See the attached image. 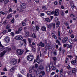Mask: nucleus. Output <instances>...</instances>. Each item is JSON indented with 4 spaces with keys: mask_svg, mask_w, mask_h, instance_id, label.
Segmentation results:
<instances>
[{
    "mask_svg": "<svg viewBox=\"0 0 77 77\" xmlns=\"http://www.w3.org/2000/svg\"><path fill=\"white\" fill-rule=\"evenodd\" d=\"M22 29H23V28L22 27H20L18 29V31H21Z\"/></svg>",
    "mask_w": 77,
    "mask_h": 77,
    "instance_id": "nucleus-54",
    "label": "nucleus"
},
{
    "mask_svg": "<svg viewBox=\"0 0 77 77\" xmlns=\"http://www.w3.org/2000/svg\"><path fill=\"white\" fill-rule=\"evenodd\" d=\"M45 21H47L48 22H50V21H51L50 20V19L48 18H45Z\"/></svg>",
    "mask_w": 77,
    "mask_h": 77,
    "instance_id": "nucleus-26",
    "label": "nucleus"
},
{
    "mask_svg": "<svg viewBox=\"0 0 77 77\" xmlns=\"http://www.w3.org/2000/svg\"><path fill=\"white\" fill-rule=\"evenodd\" d=\"M68 38L67 37H64L62 40V43H65L68 40Z\"/></svg>",
    "mask_w": 77,
    "mask_h": 77,
    "instance_id": "nucleus-10",
    "label": "nucleus"
},
{
    "mask_svg": "<svg viewBox=\"0 0 77 77\" xmlns=\"http://www.w3.org/2000/svg\"><path fill=\"white\" fill-rule=\"evenodd\" d=\"M76 62H77V61H76V60L75 59V60H73L71 61V63H72V65H75V63H76Z\"/></svg>",
    "mask_w": 77,
    "mask_h": 77,
    "instance_id": "nucleus-15",
    "label": "nucleus"
},
{
    "mask_svg": "<svg viewBox=\"0 0 77 77\" xmlns=\"http://www.w3.org/2000/svg\"><path fill=\"white\" fill-rule=\"evenodd\" d=\"M75 69L73 68L72 69V73H75Z\"/></svg>",
    "mask_w": 77,
    "mask_h": 77,
    "instance_id": "nucleus-35",
    "label": "nucleus"
},
{
    "mask_svg": "<svg viewBox=\"0 0 77 77\" xmlns=\"http://www.w3.org/2000/svg\"><path fill=\"white\" fill-rule=\"evenodd\" d=\"M0 13L2 14V15H5V12L3 11H1L0 12Z\"/></svg>",
    "mask_w": 77,
    "mask_h": 77,
    "instance_id": "nucleus-55",
    "label": "nucleus"
},
{
    "mask_svg": "<svg viewBox=\"0 0 77 77\" xmlns=\"http://www.w3.org/2000/svg\"><path fill=\"white\" fill-rule=\"evenodd\" d=\"M6 53V51H4L0 54V57H2Z\"/></svg>",
    "mask_w": 77,
    "mask_h": 77,
    "instance_id": "nucleus-11",
    "label": "nucleus"
},
{
    "mask_svg": "<svg viewBox=\"0 0 77 77\" xmlns=\"http://www.w3.org/2000/svg\"><path fill=\"white\" fill-rule=\"evenodd\" d=\"M17 76H18V77H23V76H22V75H21V74H18V75H17Z\"/></svg>",
    "mask_w": 77,
    "mask_h": 77,
    "instance_id": "nucleus-59",
    "label": "nucleus"
},
{
    "mask_svg": "<svg viewBox=\"0 0 77 77\" xmlns=\"http://www.w3.org/2000/svg\"><path fill=\"white\" fill-rule=\"evenodd\" d=\"M51 12L49 11H48L47 12V14L48 15H50L51 14Z\"/></svg>",
    "mask_w": 77,
    "mask_h": 77,
    "instance_id": "nucleus-29",
    "label": "nucleus"
},
{
    "mask_svg": "<svg viewBox=\"0 0 77 77\" xmlns=\"http://www.w3.org/2000/svg\"><path fill=\"white\" fill-rule=\"evenodd\" d=\"M52 26H53V27L54 29L55 28V23L50 24V25H47V27H48V28H49V29H51V27Z\"/></svg>",
    "mask_w": 77,
    "mask_h": 77,
    "instance_id": "nucleus-7",
    "label": "nucleus"
},
{
    "mask_svg": "<svg viewBox=\"0 0 77 77\" xmlns=\"http://www.w3.org/2000/svg\"><path fill=\"white\" fill-rule=\"evenodd\" d=\"M70 37L71 38H74V35L72 34H71L70 35Z\"/></svg>",
    "mask_w": 77,
    "mask_h": 77,
    "instance_id": "nucleus-32",
    "label": "nucleus"
},
{
    "mask_svg": "<svg viewBox=\"0 0 77 77\" xmlns=\"http://www.w3.org/2000/svg\"><path fill=\"white\" fill-rule=\"evenodd\" d=\"M55 20L56 22L58 21V18H57V17H55Z\"/></svg>",
    "mask_w": 77,
    "mask_h": 77,
    "instance_id": "nucleus-44",
    "label": "nucleus"
},
{
    "mask_svg": "<svg viewBox=\"0 0 77 77\" xmlns=\"http://www.w3.org/2000/svg\"><path fill=\"white\" fill-rule=\"evenodd\" d=\"M5 48L6 50L7 51H7V52H8L9 51H11V49L9 48L6 47V48Z\"/></svg>",
    "mask_w": 77,
    "mask_h": 77,
    "instance_id": "nucleus-19",
    "label": "nucleus"
},
{
    "mask_svg": "<svg viewBox=\"0 0 77 77\" xmlns=\"http://www.w3.org/2000/svg\"><path fill=\"white\" fill-rule=\"evenodd\" d=\"M53 66V64L52 63L50 64V65H49V67L51 69L52 68Z\"/></svg>",
    "mask_w": 77,
    "mask_h": 77,
    "instance_id": "nucleus-33",
    "label": "nucleus"
},
{
    "mask_svg": "<svg viewBox=\"0 0 77 77\" xmlns=\"http://www.w3.org/2000/svg\"><path fill=\"white\" fill-rule=\"evenodd\" d=\"M61 14L62 15V16H64V15H65V13H64V12H63V11H61Z\"/></svg>",
    "mask_w": 77,
    "mask_h": 77,
    "instance_id": "nucleus-30",
    "label": "nucleus"
},
{
    "mask_svg": "<svg viewBox=\"0 0 77 77\" xmlns=\"http://www.w3.org/2000/svg\"><path fill=\"white\" fill-rule=\"evenodd\" d=\"M50 67H49V65H48L46 66V71L48 72L49 71H50Z\"/></svg>",
    "mask_w": 77,
    "mask_h": 77,
    "instance_id": "nucleus-14",
    "label": "nucleus"
},
{
    "mask_svg": "<svg viewBox=\"0 0 77 77\" xmlns=\"http://www.w3.org/2000/svg\"><path fill=\"white\" fill-rule=\"evenodd\" d=\"M6 20H5V21L4 22L3 24H4V25H6V24H7V23H6Z\"/></svg>",
    "mask_w": 77,
    "mask_h": 77,
    "instance_id": "nucleus-43",
    "label": "nucleus"
},
{
    "mask_svg": "<svg viewBox=\"0 0 77 77\" xmlns=\"http://www.w3.org/2000/svg\"><path fill=\"white\" fill-rule=\"evenodd\" d=\"M42 31H46V27L44 26H42Z\"/></svg>",
    "mask_w": 77,
    "mask_h": 77,
    "instance_id": "nucleus-18",
    "label": "nucleus"
},
{
    "mask_svg": "<svg viewBox=\"0 0 77 77\" xmlns=\"http://www.w3.org/2000/svg\"><path fill=\"white\" fill-rule=\"evenodd\" d=\"M9 12H12V8H11L9 9Z\"/></svg>",
    "mask_w": 77,
    "mask_h": 77,
    "instance_id": "nucleus-53",
    "label": "nucleus"
},
{
    "mask_svg": "<svg viewBox=\"0 0 77 77\" xmlns=\"http://www.w3.org/2000/svg\"><path fill=\"white\" fill-rule=\"evenodd\" d=\"M70 17L72 18H73V17H75V16L73 14H70Z\"/></svg>",
    "mask_w": 77,
    "mask_h": 77,
    "instance_id": "nucleus-48",
    "label": "nucleus"
},
{
    "mask_svg": "<svg viewBox=\"0 0 77 77\" xmlns=\"http://www.w3.org/2000/svg\"><path fill=\"white\" fill-rule=\"evenodd\" d=\"M56 67L55 66H53V67H52V70L53 71H54V70H56Z\"/></svg>",
    "mask_w": 77,
    "mask_h": 77,
    "instance_id": "nucleus-34",
    "label": "nucleus"
},
{
    "mask_svg": "<svg viewBox=\"0 0 77 77\" xmlns=\"http://www.w3.org/2000/svg\"><path fill=\"white\" fill-rule=\"evenodd\" d=\"M15 33L17 34H19V33H20V32L18 31H15Z\"/></svg>",
    "mask_w": 77,
    "mask_h": 77,
    "instance_id": "nucleus-63",
    "label": "nucleus"
},
{
    "mask_svg": "<svg viewBox=\"0 0 77 77\" xmlns=\"http://www.w3.org/2000/svg\"><path fill=\"white\" fill-rule=\"evenodd\" d=\"M64 24L66 26H68V25H69L68 23L66 22H65Z\"/></svg>",
    "mask_w": 77,
    "mask_h": 77,
    "instance_id": "nucleus-41",
    "label": "nucleus"
},
{
    "mask_svg": "<svg viewBox=\"0 0 77 77\" xmlns=\"http://www.w3.org/2000/svg\"><path fill=\"white\" fill-rule=\"evenodd\" d=\"M35 68V66H33L31 67H30L29 69V72L31 73L32 71H34V68Z\"/></svg>",
    "mask_w": 77,
    "mask_h": 77,
    "instance_id": "nucleus-9",
    "label": "nucleus"
},
{
    "mask_svg": "<svg viewBox=\"0 0 77 77\" xmlns=\"http://www.w3.org/2000/svg\"><path fill=\"white\" fill-rule=\"evenodd\" d=\"M52 36L53 37H54V38L56 39H57V37H56V36L54 35V34H52Z\"/></svg>",
    "mask_w": 77,
    "mask_h": 77,
    "instance_id": "nucleus-27",
    "label": "nucleus"
},
{
    "mask_svg": "<svg viewBox=\"0 0 77 77\" xmlns=\"http://www.w3.org/2000/svg\"><path fill=\"white\" fill-rule=\"evenodd\" d=\"M38 70H42L43 69V67H42V66H39L38 69Z\"/></svg>",
    "mask_w": 77,
    "mask_h": 77,
    "instance_id": "nucleus-21",
    "label": "nucleus"
},
{
    "mask_svg": "<svg viewBox=\"0 0 77 77\" xmlns=\"http://www.w3.org/2000/svg\"><path fill=\"white\" fill-rule=\"evenodd\" d=\"M11 35H12V36H14L15 34H14V33L13 32H11Z\"/></svg>",
    "mask_w": 77,
    "mask_h": 77,
    "instance_id": "nucleus-56",
    "label": "nucleus"
},
{
    "mask_svg": "<svg viewBox=\"0 0 77 77\" xmlns=\"http://www.w3.org/2000/svg\"><path fill=\"white\" fill-rule=\"evenodd\" d=\"M29 76L30 77H32V75L29 74L28 73L27 75V77H29Z\"/></svg>",
    "mask_w": 77,
    "mask_h": 77,
    "instance_id": "nucleus-45",
    "label": "nucleus"
},
{
    "mask_svg": "<svg viewBox=\"0 0 77 77\" xmlns=\"http://www.w3.org/2000/svg\"><path fill=\"white\" fill-rule=\"evenodd\" d=\"M36 30H39V27L38 26H36Z\"/></svg>",
    "mask_w": 77,
    "mask_h": 77,
    "instance_id": "nucleus-62",
    "label": "nucleus"
},
{
    "mask_svg": "<svg viewBox=\"0 0 77 77\" xmlns=\"http://www.w3.org/2000/svg\"><path fill=\"white\" fill-rule=\"evenodd\" d=\"M39 55H38L37 57V58H36V62L37 63H39L40 62H42V61H43V60L42 59L41 60H39Z\"/></svg>",
    "mask_w": 77,
    "mask_h": 77,
    "instance_id": "nucleus-8",
    "label": "nucleus"
},
{
    "mask_svg": "<svg viewBox=\"0 0 77 77\" xmlns=\"http://www.w3.org/2000/svg\"><path fill=\"white\" fill-rule=\"evenodd\" d=\"M32 36L34 38H36V35H35V34L33 33V34H32Z\"/></svg>",
    "mask_w": 77,
    "mask_h": 77,
    "instance_id": "nucleus-36",
    "label": "nucleus"
},
{
    "mask_svg": "<svg viewBox=\"0 0 77 77\" xmlns=\"http://www.w3.org/2000/svg\"><path fill=\"white\" fill-rule=\"evenodd\" d=\"M26 35L27 36H29V32L27 31H26L25 32Z\"/></svg>",
    "mask_w": 77,
    "mask_h": 77,
    "instance_id": "nucleus-23",
    "label": "nucleus"
},
{
    "mask_svg": "<svg viewBox=\"0 0 77 77\" xmlns=\"http://www.w3.org/2000/svg\"><path fill=\"white\" fill-rule=\"evenodd\" d=\"M45 14L43 13H41L40 14V16L41 17H42L43 16H44Z\"/></svg>",
    "mask_w": 77,
    "mask_h": 77,
    "instance_id": "nucleus-52",
    "label": "nucleus"
},
{
    "mask_svg": "<svg viewBox=\"0 0 77 77\" xmlns=\"http://www.w3.org/2000/svg\"><path fill=\"white\" fill-rule=\"evenodd\" d=\"M2 47V48L1 49V50L2 51L3 50V46L1 44V42H0V48Z\"/></svg>",
    "mask_w": 77,
    "mask_h": 77,
    "instance_id": "nucleus-22",
    "label": "nucleus"
},
{
    "mask_svg": "<svg viewBox=\"0 0 77 77\" xmlns=\"http://www.w3.org/2000/svg\"><path fill=\"white\" fill-rule=\"evenodd\" d=\"M67 69H71V68L70 67L69 65H68L67 66Z\"/></svg>",
    "mask_w": 77,
    "mask_h": 77,
    "instance_id": "nucleus-50",
    "label": "nucleus"
},
{
    "mask_svg": "<svg viewBox=\"0 0 77 77\" xmlns=\"http://www.w3.org/2000/svg\"><path fill=\"white\" fill-rule=\"evenodd\" d=\"M22 25L23 26H26V23L24 22H22Z\"/></svg>",
    "mask_w": 77,
    "mask_h": 77,
    "instance_id": "nucleus-42",
    "label": "nucleus"
},
{
    "mask_svg": "<svg viewBox=\"0 0 77 77\" xmlns=\"http://www.w3.org/2000/svg\"><path fill=\"white\" fill-rule=\"evenodd\" d=\"M19 43V45L20 47H22L23 45V42H20Z\"/></svg>",
    "mask_w": 77,
    "mask_h": 77,
    "instance_id": "nucleus-20",
    "label": "nucleus"
},
{
    "mask_svg": "<svg viewBox=\"0 0 77 77\" xmlns=\"http://www.w3.org/2000/svg\"><path fill=\"white\" fill-rule=\"evenodd\" d=\"M58 40H59V41H62V39L61 38V36H60V31H58Z\"/></svg>",
    "mask_w": 77,
    "mask_h": 77,
    "instance_id": "nucleus-12",
    "label": "nucleus"
},
{
    "mask_svg": "<svg viewBox=\"0 0 77 77\" xmlns=\"http://www.w3.org/2000/svg\"><path fill=\"white\" fill-rule=\"evenodd\" d=\"M23 51L21 49H18L16 50V53L18 55H21L23 53Z\"/></svg>",
    "mask_w": 77,
    "mask_h": 77,
    "instance_id": "nucleus-4",
    "label": "nucleus"
},
{
    "mask_svg": "<svg viewBox=\"0 0 77 77\" xmlns=\"http://www.w3.org/2000/svg\"><path fill=\"white\" fill-rule=\"evenodd\" d=\"M72 8V9H74V8H75V6H74V5H72L71 6Z\"/></svg>",
    "mask_w": 77,
    "mask_h": 77,
    "instance_id": "nucleus-57",
    "label": "nucleus"
},
{
    "mask_svg": "<svg viewBox=\"0 0 77 77\" xmlns=\"http://www.w3.org/2000/svg\"><path fill=\"white\" fill-rule=\"evenodd\" d=\"M15 39L16 40H18V41H21L23 39V36L21 35H18L15 37Z\"/></svg>",
    "mask_w": 77,
    "mask_h": 77,
    "instance_id": "nucleus-3",
    "label": "nucleus"
},
{
    "mask_svg": "<svg viewBox=\"0 0 77 77\" xmlns=\"http://www.w3.org/2000/svg\"><path fill=\"white\" fill-rule=\"evenodd\" d=\"M12 23H14V18H13L12 20H11Z\"/></svg>",
    "mask_w": 77,
    "mask_h": 77,
    "instance_id": "nucleus-64",
    "label": "nucleus"
},
{
    "mask_svg": "<svg viewBox=\"0 0 77 77\" xmlns=\"http://www.w3.org/2000/svg\"><path fill=\"white\" fill-rule=\"evenodd\" d=\"M39 46H41L42 47H44L45 46V45L44 43H42V42H41L40 43Z\"/></svg>",
    "mask_w": 77,
    "mask_h": 77,
    "instance_id": "nucleus-17",
    "label": "nucleus"
},
{
    "mask_svg": "<svg viewBox=\"0 0 77 77\" xmlns=\"http://www.w3.org/2000/svg\"><path fill=\"white\" fill-rule=\"evenodd\" d=\"M41 72L42 75H45V72L44 71H42Z\"/></svg>",
    "mask_w": 77,
    "mask_h": 77,
    "instance_id": "nucleus-47",
    "label": "nucleus"
},
{
    "mask_svg": "<svg viewBox=\"0 0 77 77\" xmlns=\"http://www.w3.org/2000/svg\"><path fill=\"white\" fill-rule=\"evenodd\" d=\"M68 44H64L63 45V47H67V45Z\"/></svg>",
    "mask_w": 77,
    "mask_h": 77,
    "instance_id": "nucleus-58",
    "label": "nucleus"
},
{
    "mask_svg": "<svg viewBox=\"0 0 77 77\" xmlns=\"http://www.w3.org/2000/svg\"><path fill=\"white\" fill-rule=\"evenodd\" d=\"M67 47H68V48H72V45H69L68 44H67Z\"/></svg>",
    "mask_w": 77,
    "mask_h": 77,
    "instance_id": "nucleus-28",
    "label": "nucleus"
},
{
    "mask_svg": "<svg viewBox=\"0 0 77 77\" xmlns=\"http://www.w3.org/2000/svg\"><path fill=\"white\" fill-rule=\"evenodd\" d=\"M12 15L11 14H9L7 16V18L8 19H10L11 18V17H12Z\"/></svg>",
    "mask_w": 77,
    "mask_h": 77,
    "instance_id": "nucleus-25",
    "label": "nucleus"
},
{
    "mask_svg": "<svg viewBox=\"0 0 77 77\" xmlns=\"http://www.w3.org/2000/svg\"><path fill=\"white\" fill-rule=\"evenodd\" d=\"M12 31L11 29H9L8 30V32H11Z\"/></svg>",
    "mask_w": 77,
    "mask_h": 77,
    "instance_id": "nucleus-60",
    "label": "nucleus"
},
{
    "mask_svg": "<svg viewBox=\"0 0 77 77\" xmlns=\"http://www.w3.org/2000/svg\"><path fill=\"white\" fill-rule=\"evenodd\" d=\"M21 42H23V44H24V45H26V44H27V40H26V39H23Z\"/></svg>",
    "mask_w": 77,
    "mask_h": 77,
    "instance_id": "nucleus-16",
    "label": "nucleus"
},
{
    "mask_svg": "<svg viewBox=\"0 0 77 77\" xmlns=\"http://www.w3.org/2000/svg\"><path fill=\"white\" fill-rule=\"evenodd\" d=\"M63 69H61L60 71V74L61 75H62L63 74Z\"/></svg>",
    "mask_w": 77,
    "mask_h": 77,
    "instance_id": "nucleus-38",
    "label": "nucleus"
},
{
    "mask_svg": "<svg viewBox=\"0 0 77 77\" xmlns=\"http://www.w3.org/2000/svg\"><path fill=\"white\" fill-rule=\"evenodd\" d=\"M9 0H5V4H7L8 2H9Z\"/></svg>",
    "mask_w": 77,
    "mask_h": 77,
    "instance_id": "nucleus-37",
    "label": "nucleus"
},
{
    "mask_svg": "<svg viewBox=\"0 0 77 77\" xmlns=\"http://www.w3.org/2000/svg\"><path fill=\"white\" fill-rule=\"evenodd\" d=\"M33 59H34V57H33V55H29L27 56V59L29 62L32 61Z\"/></svg>",
    "mask_w": 77,
    "mask_h": 77,
    "instance_id": "nucleus-2",
    "label": "nucleus"
},
{
    "mask_svg": "<svg viewBox=\"0 0 77 77\" xmlns=\"http://www.w3.org/2000/svg\"><path fill=\"white\" fill-rule=\"evenodd\" d=\"M69 42L70 43V44H72L73 43V40L72 39H70L69 40Z\"/></svg>",
    "mask_w": 77,
    "mask_h": 77,
    "instance_id": "nucleus-24",
    "label": "nucleus"
},
{
    "mask_svg": "<svg viewBox=\"0 0 77 77\" xmlns=\"http://www.w3.org/2000/svg\"><path fill=\"white\" fill-rule=\"evenodd\" d=\"M4 41L5 42H6V43L9 42V41H10V38H9V37L8 36H6L5 38Z\"/></svg>",
    "mask_w": 77,
    "mask_h": 77,
    "instance_id": "nucleus-5",
    "label": "nucleus"
},
{
    "mask_svg": "<svg viewBox=\"0 0 77 77\" xmlns=\"http://www.w3.org/2000/svg\"><path fill=\"white\" fill-rule=\"evenodd\" d=\"M67 73L69 75H70L71 74V72L70 71H68V72H67Z\"/></svg>",
    "mask_w": 77,
    "mask_h": 77,
    "instance_id": "nucleus-46",
    "label": "nucleus"
},
{
    "mask_svg": "<svg viewBox=\"0 0 77 77\" xmlns=\"http://www.w3.org/2000/svg\"><path fill=\"white\" fill-rule=\"evenodd\" d=\"M21 8L22 9H24L26 8V4H21L20 5Z\"/></svg>",
    "mask_w": 77,
    "mask_h": 77,
    "instance_id": "nucleus-13",
    "label": "nucleus"
},
{
    "mask_svg": "<svg viewBox=\"0 0 77 77\" xmlns=\"http://www.w3.org/2000/svg\"><path fill=\"white\" fill-rule=\"evenodd\" d=\"M32 51H33V52H36V49L35 48H33L32 49Z\"/></svg>",
    "mask_w": 77,
    "mask_h": 77,
    "instance_id": "nucleus-31",
    "label": "nucleus"
},
{
    "mask_svg": "<svg viewBox=\"0 0 77 77\" xmlns=\"http://www.w3.org/2000/svg\"><path fill=\"white\" fill-rule=\"evenodd\" d=\"M54 55H57V53H56V51H55L54 52Z\"/></svg>",
    "mask_w": 77,
    "mask_h": 77,
    "instance_id": "nucleus-61",
    "label": "nucleus"
},
{
    "mask_svg": "<svg viewBox=\"0 0 77 77\" xmlns=\"http://www.w3.org/2000/svg\"><path fill=\"white\" fill-rule=\"evenodd\" d=\"M14 67L12 68H11V69L10 70V72H12L14 71Z\"/></svg>",
    "mask_w": 77,
    "mask_h": 77,
    "instance_id": "nucleus-51",
    "label": "nucleus"
},
{
    "mask_svg": "<svg viewBox=\"0 0 77 77\" xmlns=\"http://www.w3.org/2000/svg\"><path fill=\"white\" fill-rule=\"evenodd\" d=\"M9 27H10V26H9V25L8 24L6 26V29H9Z\"/></svg>",
    "mask_w": 77,
    "mask_h": 77,
    "instance_id": "nucleus-40",
    "label": "nucleus"
},
{
    "mask_svg": "<svg viewBox=\"0 0 77 77\" xmlns=\"http://www.w3.org/2000/svg\"><path fill=\"white\" fill-rule=\"evenodd\" d=\"M58 12V9H56L55 10V11H53L51 12V14H55V16H57V13Z\"/></svg>",
    "mask_w": 77,
    "mask_h": 77,
    "instance_id": "nucleus-6",
    "label": "nucleus"
},
{
    "mask_svg": "<svg viewBox=\"0 0 77 77\" xmlns=\"http://www.w3.org/2000/svg\"><path fill=\"white\" fill-rule=\"evenodd\" d=\"M10 63L11 65H15L17 63V60L16 59L12 58L10 60Z\"/></svg>",
    "mask_w": 77,
    "mask_h": 77,
    "instance_id": "nucleus-1",
    "label": "nucleus"
},
{
    "mask_svg": "<svg viewBox=\"0 0 77 77\" xmlns=\"http://www.w3.org/2000/svg\"><path fill=\"white\" fill-rule=\"evenodd\" d=\"M68 57H69V58H72V57H73L71 55H68Z\"/></svg>",
    "mask_w": 77,
    "mask_h": 77,
    "instance_id": "nucleus-49",
    "label": "nucleus"
},
{
    "mask_svg": "<svg viewBox=\"0 0 77 77\" xmlns=\"http://www.w3.org/2000/svg\"><path fill=\"white\" fill-rule=\"evenodd\" d=\"M42 8L43 9H44L45 10L47 9V8H46V7H45V6H42Z\"/></svg>",
    "mask_w": 77,
    "mask_h": 77,
    "instance_id": "nucleus-39",
    "label": "nucleus"
}]
</instances>
